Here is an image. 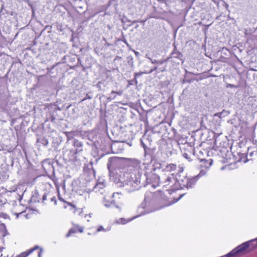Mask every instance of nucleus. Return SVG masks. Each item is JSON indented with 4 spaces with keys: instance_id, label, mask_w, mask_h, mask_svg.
Instances as JSON below:
<instances>
[{
    "instance_id": "f257e3e1",
    "label": "nucleus",
    "mask_w": 257,
    "mask_h": 257,
    "mask_svg": "<svg viewBox=\"0 0 257 257\" xmlns=\"http://www.w3.org/2000/svg\"><path fill=\"white\" fill-rule=\"evenodd\" d=\"M124 179L125 184L124 185V189L128 192L138 190L146 186L142 171L137 170L124 172Z\"/></svg>"
},
{
    "instance_id": "f03ea898",
    "label": "nucleus",
    "mask_w": 257,
    "mask_h": 257,
    "mask_svg": "<svg viewBox=\"0 0 257 257\" xmlns=\"http://www.w3.org/2000/svg\"><path fill=\"white\" fill-rule=\"evenodd\" d=\"M155 202V197L151 193L146 194L144 201L141 203L138 209V211L140 214L139 216L152 212L163 207H153L152 206L154 205ZM139 215H137L128 218H120L118 219H116L114 223L125 224L128 223L131 220L136 218Z\"/></svg>"
},
{
    "instance_id": "7ed1b4c3",
    "label": "nucleus",
    "mask_w": 257,
    "mask_h": 257,
    "mask_svg": "<svg viewBox=\"0 0 257 257\" xmlns=\"http://www.w3.org/2000/svg\"><path fill=\"white\" fill-rule=\"evenodd\" d=\"M145 170V173L144 176L146 185L148 184H152L153 187H156L160 183V177L155 173V168L149 169L146 167Z\"/></svg>"
},
{
    "instance_id": "20e7f679",
    "label": "nucleus",
    "mask_w": 257,
    "mask_h": 257,
    "mask_svg": "<svg viewBox=\"0 0 257 257\" xmlns=\"http://www.w3.org/2000/svg\"><path fill=\"white\" fill-rule=\"evenodd\" d=\"M253 244V247L257 246V238L249 241L245 242L233 249L231 251L225 255V257H235L238 253H241L248 248L251 244Z\"/></svg>"
},
{
    "instance_id": "39448f33",
    "label": "nucleus",
    "mask_w": 257,
    "mask_h": 257,
    "mask_svg": "<svg viewBox=\"0 0 257 257\" xmlns=\"http://www.w3.org/2000/svg\"><path fill=\"white\" fill-rule=\"evenodd\" d=\"M72 143L75 149L70 150V152L72 154V158L69 159L73 161L74 159H76L75 155L83 151V144L81 142L76 139L73 141Z\"/></svg>"
},
{
    "instance_id": "423d86ee",
    "label": "nucleus",
    "mask_w": 257,
    "mask_h": 257,
    "mask_svg": "<svg viewBox=\"0 0 257 257\" xmlns=\"http://www.w3.org/2000/svg\"><path fill=\"white\" fill-rule=\"evenodd\" d=\"M140 161L136 159H127V165L128 168L126 171H133L135 170H137L139 171H141L140 169Z\"/></svg>"
},
{
    "instance_id": "0eeeda50",
    "label": "nucleus",
    "mask_w": 257,
    "mask_h": 257,
    "mask_svg": "<svg viewBox=\"0 0 257 257\" xmlns=\"http://www.w3.org/2000/svg\"><path fill=\"white\" fill-rule=\"evenodd\" d=\"M112 179L114 182L117 184L118 187H123L124 188V185L125 184V179H124V172L120 174H116L112 176Z\"/></svg>"
},
{
    "instance_id": "6e6552de",
    "label": "nucleus",
    "mask_w": 257,
    "mask_h": 257,
    "mask_svg": "<svg viewBox=\"0 0 257 257\" xmlns=\"http://www.w3.org/2000/svg\"><path fill=\"white\" fill-rule=\"evenodd\" d=\"M183 54L181 52L177 51L175 47L174 50L170 54V57H169L167 59H166V61H173L172 59L175 58L179 60L182 61V62L183 63L184 60H183Z\"/></svg>"
},
{
    "instance_id": "1a4fd4ad",
    "label": "nucleus",
    "mask_w": 257,
    "mask_h": 257,
    "mask_svg": "<svg viewBox=\"0 0 257 257\" xmlns=\"http://www.w3.org/2000/svg\"><path fill=\"white\" fill-rule=\"evenodd\" d=\"M162 184H163V187H167L171 185V184H172V185L173 184L176 185L177 184V180L175 178L174 173L167 177L162 182Z\"/></svg>"
},
{
    "instance_id": "9d476101",
    "label": "nucleus",
    "mask_w": 257,
    "mask_h": 257,
    "mask_svg": "<svg viewBox=\"0 0 257 257\" xmlns=\"http://www.w3.org/2000/svg\"><path fill=\"white\" fill-rule=\"evenodd\" d=\"M188 182V178L184 177L183 179H179L177 180V183L179 184L180 187H175L173 188L174 189L178 190L182 189L183 187H186L187 186V183Z\"/></svg>"
},
{
    "instance_id": "9b49d317",
    "label": "nucleus",
    "mask_w": 257,
    "mask_h": 257,
    "mask_svg": "<svg viewBox=\"0 0 257 257\" xmlns=\"http://www.w3.org/2000/svg\"><path fill=\"white\" fill-rule=\"evenodd\" d=\"M123 91L122 90H119L118 91H115L112 90L109 95V96L107 97V99L111 101L115 99L116 95H118L119 96H121L122 94Z\"/></svg>"
},
{
    "instance_id": "f8f14e48",
    "label": "nucleus",
    "mask_w": 257,
    "mask_h": 257,
    "mask_svg": "<svg viewBox=\"0 0 257 257\" xmlns=\"http://www.w3.org/2000/svg\"><path fill=\"white\" fill-rule=\"evenodd\" d=\"M198 180V176H194L192 178H188V182L187 183V188H192Z\"/></svg>"
},
{
    "instance_id": "ddd939ff",
    "label": "nucleus",
    "mask_w": 257,
    "mask_h": 257,
    "mask_svg": "<svg viewBox=\"0 0 257 257\" xmlns=\"http://www.w3.org/2000/svg\"><path fill=\"white\" fill-rule=\"evenodd\" d=\"M238 155L239 157V159L238 160V162H242L243 163H246L249 160H251L250 158H247V155L246 153H241L240 152L238 153Z\"/></svg>"
},
{
    "instance_id": "4468645a",
    "label": "nucleus",
    "mask_w": 257,
    "mask_h": 257,
    "mask_svg": "<svg viewBox=\"0 0 257 257\" xmlns=\"http://www.w3.org/2000/svg\"><path fill=\"white\" fill-rule=\"evenodd\" d=\"M257 153V151L256 150V148H248L247 149V155L248 158H250L251 159V158L255 155H256Z\"/></svg>"
},
{
    "instance_id": "2eb2a0df",
    "label": "nucleus",
    "mask_w": 257,
    "mask_h": 257,
    "mask_svg": "<svg viewBox=\"0 0 257 257\" xmlns=\"http://www.w3.org/2000/svg\"><path fill=\"white\" fill-rule=\"evenodd\" d=\"M41 199L40 195L38 192L35 191L31 197V200L34 202H40Z\"/></svg>"
},
{
    "instance_id": "dca6fc26",
    "label": "nucleus",
    "mask_w": 257,
    "mask_h": 257,
    "mask_svg": "<svg viewBox=\"0 0 257 257\" xmlns=\"http://www.w3.org/2000/svg\"><path fill=\"white\" fill-rule=\"evenodd\" d=\"M177 169V165L175 164H169L166 165L165 170L168 172H173Z\"/></svg>"
},
{
    "instance_id": "f3484780",
    "label": "nucleus",
    "mask_w": 257,
    "mask_h": 257,
    "mask_svg": "<svg viewBox=\"0 0 257 257\" xmlns=\"http://www.w3.org/2000/svg\"><path fill=\"white\" fill-rule=\"evenodd\" d=\"M104 184L103 182H99L98 183H96L93 187V189L96 192H99L100 189H102L104 187Z\"/></svg>"
},
{
    "instance_id": "a211bd4d",
    "label": "nucleus",
    "mask_w": 257,
    "mask_h": 257,
    "mask_svg": "<svg viewBox=\"0 0 257 257\" xmlns=\"http://www.w3.org/2000/svg\"><path fill=\"white\" fill-rule=\"evenodd\" d=\"M51 193L49 192H45L44 193V194L42 196L41 198V202L43 204H45V201L47 200V199H49V198L50 197Z\"/></svg>"
},
{
    "instance_id": "6ab92c4d",
    "label": "nucleus",
    "mask_w": 257,
    "mask_h": 257,
    "mask_svg": "<svg viewBox=\"0 0 257 257\" xmlns=\"http://www.w3.org/2000/svg\"><path fill=\"white\" fill-rule=\"evenodd\" d=\"M78 230L79 232H82L83 231V229L81 228H79L78 229ZM77 229L76 228H72L70 229L69 230L68 233L67 234L66 236L67 237H69L70 235L71 234L75 233V232H77Z\"/></svg>"
},
{
    "instance_id": "aec40b11",
    "label": "nucleus",
    "mask_w": 257,
    "mask_h": 257,
    "mask_svg": "<svg viewBox=\"0 0 257 257\" xmlns=\"http://www.w3.org/2000/svg\"><path fill=\"white\" fill-rule=\"evenodd\" d=\"M202 162L204 164V167H205V169L208 168L212 164V160H210V161L205 160V159H202L201 160Z\"/></svg>"
},
{
    "instance_id": "412c9836",
    "label": "nucleus",
    "mask_w": 257,
    "mask_h": 257,
    "mask_svg": "<svg viewBox=\"0 0 257 257\" xmlns=\"http://www.w3.org/2000/svg\"><path fill=\"white\" fill-rule=\"evenodd\" d=\"M150 60L151 61V62L153 64H162L164 62H166L167 61L165 60H159L157 61L156 60H153L149 58Z\"/></svg>"
},
{
    "instance_id": "4be33fe9",
    "label": "nucleus",
    "mask_w": 257,
    "mask_h": 257,
    "mask_svg": "<svg viewBox=\"0 0 257 257\" xmlns=\"http://www.w3.org/2000/svg\"><path fill=\"white\" fill-rule=\"evenodd\" d=\"M161 167V164L157 161H154L153 164V167L152 168H155V170L156 169H160Z\"/></svg>"
},
{
    "instance_id": "5701e85b",
    "label": "nucleus",
    "mask_w": 257,
    "mask_h": 257,
    "mask_svg": "<svg viewBox=\"0 0 257 257\" xmlns=\"http://www.w3.org/2000/svg\"><path fill=\"white\" fill-rule=\"evenodd\" d=\"M104 86V82L102 81H99L96 85V87L98 88L99 90H102V87Z\"/></svg>"
},
{
    "instance_id": "b1692460",
    "label": "nucleus",
    "mask_w": 257,
    "mask_h": 257,
    "mask_svg": "<svg viewBox=\"0 0 257 257\" xmlns=\"http://www.w3.org/2000/svg\"><path fill=\"white\" fill-rule=\"evenodd\" d=\"M203 79V77L200 76L198 79L192 78V79H186V82L190 83L193 82L194 80L199 81V80H202Z\"/></svg>"
},
{
    "instance_id": "393cba45",
    "label": "nucleus",
    "mask_w": 257,
    "mask_h": 257,
    "mask_svg": "<svg viewBox=\"0 0 257 257\" xmlns=\"http://www.w3.org/2000/svg\"><path fill=\"white\" fill-rule=\"evenodd\" d=\"M111 205H113L114 206L116 207V208H118V205H116V201L114 200H113L111 202H110V204H109L108 203H106V204H104V205L106 206V207H109L111 206Z\"/></svg>"
},
{
    "instance_id": "a878e982",
    "label": "nucleus",
    "mask_w": 257,
    "mask_h": 257,
    "mask_svg": "<svg viewBox=\"0 0 257 257\" xmlns=\"http://www.w3.org/2000/svg\"><path fill=\"white\" fill-rule=\"evenodd\" d=\"M143 74H148L147 71H144V72H136L135 73V76L136 78L139 77V76L142 75Z\"/></svg>"
},
{
    "instance_id": "bb28decb",
    "label": "nucleus",
    "mask_w": 257,
    "mask_h": 257,
    "mask_svg": "<svg viewBox=\"0 0 257 257\" xmlns=\"http://www.w3.org/2000/svg\"><path fill=\"white\" fill-rule=\"evenodd\" d=\"M49 199L51 200V202H54L55 205L56 204L57 200H56V197L54 196H53L51 193L50 194V197L49 198Z\"/></svg>"
},
{
    "instance_id": "cd10ccee",
    "label": "nucleus",
    "mask_w": 257,
    "mask_h": 257,
    "mask_svg": "<svg viewBox=\"0 0 257 257\" xmlns=\"http://www.w3.org/2000/svg\"><path fill=\"white\" fill-rule=\"evenodd\" d=\"M88 173L90 174V179H93L95 178V171L94 170L89 171Z\"/></svg>"
},
{
    "instance_id": "c85d7f7f",
    "label": "nucleus",
    "mask_w": 257,
    "mask_h": 257,
    "mask_svg": "<svg viewBox=\"0 0 257 257\" xmlns=\"http://www.w3.org/2000/svg\"><path fill=\"white\" fill-rule=\"evenodd\" d=\"M206 174V171L202 170L200 171L199 174H198L196 176H198V179H199L200 177L205 175Z\"/></svg>"
},
{
    "instance_id": "c756f323",
    "label": "nucleus",
    "mask_w": 257,
    "mask_h": 257,
    "mask_svg": "<svg viewBox=\"0 0 257 257\" xmlns=\"http://www.w3.org/2000/svg\"><path fill=\"white\" fill-rule=\"evenodd\" d=\"M221 53L225 55H227V53H229V51L227 48L223 47L221 50Z\"/></svg>"
},
{
    "instance_id": "7c9ffc66",
    "label": "nucleus",
    "mask_w": 257,
    "mask_h": 257,
    "mask_svg": "<svg viewBox=\"0 0 257 257\" xmlns=\"http://www.w3.org/2000/svg\"><path fill=\"white\" fill-rule=\"evenodd\" d=\"M65 134L68 140H69L72 138V132H66L65 133Z\"/></svg>"
},
{
    "instance_id": "2f4dec72",
    "label": "nucleus",
    "mask_w": 257,
    "mask_h": 257,
    "mask_svg": "<svg viewBox=\"0 0 257 257\" xmlns=\"http://www.w3.org/2000/svg\"><path fill=\"white\" fill-rule=\"evenodd\" d=\"M185 74L184 75L185 77H186L187 76V74H194V75H200V74H195V73H193L192 72L188 71L186 69H185Z\"/></svg>"
},
{
    "instance_id": "473e14b6",
    "label": "nucleus",
    "mask_w": 257,
    "mask_h": 257,
    "mask_svg": "<svg viewBox=\"0 0 257 257\" xmlns=\"http://www.w3.org/2000/svg\"><path fill=\"white\" fill-rule=\"evenodd\" d=\"M41 143L44 146H47L48 144V141L45 138H43L41 140Z\"/></svg>"
},
{
    "instance_id": "72a5a7b5",
    "label": "nucleus",
    "mask_w": 257,
    "mask_h": 257,
    "mask_svg": "<svg viewBox=\"0 0 257 257\" xmlns=\"http://www.w3.org/2000/svg\"><path fill=\"white\" fill-rule=\"evenodd\" d=\"M92 96L90 94V93H87L86 96L82 100V101H84L87 99H90L92 98Z\"/></svg>"
},
{
    "instance_id": "f704fd0d",
    "label": "nucleus",
    "mask_w": 257,
    "mask_h": 257,
    "mask_svg": "<svg viewBox=\"0 0 257 257\" xmlns=\"http://www.w3.org/2000/svg\"><path fill=\"white\" fill-rule=\"evenodd\" d=\"M189 155L187 153H183V156L186 158V159L188 160L189 161L190 160V157L189 156Z\"/></svg>"
},
{
    "instance_id": "c9c22d12",
    "label": "nucleus",
    "mask_w": 257,
    "mask_h": 257,
    "mask_svg": "<svg viewBox=\"0 0 257 257\" xmlns=\"http://www.w3.org/2000/svg\"><path fill=\"white\" fill-rule=\"evenodd\" d=\"M112 160H113V159L112 158H109L108 159V163L107 164V168L109 171H110V163H111V161H112Z\"/></svg>"
},
{
    "instance_id": "e433bc0d",
    "label": "nucleus",
    "mask_w": 257,
    "mask_h": 257,
    "mask_svg": "<svg viewBox=\"0 0 257 257\" xmlns=\"http://www.w3.org/2000/svg\"><path fill=\"white\" fill-rule=\"evenodd\" d=\"M55 119H56V118H55V116H54V114H51L50 118H49V120L51 121V122H54L55 121Z\"/></svg>"
},
{
    "instance_id": "4c0bfd02",
    "label": "nucleus",
    "mask_w": 257,
    "mask_h": 257,
    "mask_svg": "<svg viewBox=\"0 0 257 257\" xmlns=\"http://www.w3.org/2000/svg\"><path fill=\"white\" fill-rule=\"evenodd\" d=\"M131 81L132 82V83H131L132 84L134 83L136 85H137L138 84V81L137 80V78H136L135 77L133 80H131Z\"/></svg>"
},
{
    "instance_id": "58836bf2",
    "label": "nucleus",
    "mask_w": 257,
    "mask_h": 257,
    "mask_svg": "<svg viewBox=\"0 0 257 257\" xmlns=\"http://www.w3.org/2000/svg\"><path fill=\"white\" fill-rule=\"evenodd\" d=\"M120 194V193H118V192L113 193L112 195V198H115L117 196H118Z\"/></svg>"
},
{
    "instance_id": "ea45409f",
    "label": "nucleus",
    "mask_w": 257,
    "mask_h": 257,
    "mask_svg": "<svg viewBox=\"0 0 257 257\" xmlns=\"http://www.w3.org/2000/svg\"><path fill=\"white\" fill-rule=\"evenodd\" d=\"M121 59V57L118 56H116L113 60V62H116Z\"/></svg>"
},
{
    "instance_id": "a19ab883",
    "label": "nucleus",
    "mask_w": 257,
    "mask_h": 257,
    "mask_svg": "<svg viewBox=\"0 0 257 257\" xmlns=\"http://www.w3.org/2000/svg\"><path fill=\"white\" fill-rule=\"evenodd\" d=\"M157 69V67H154V68L153 69H151L148 72V73H152L153 71L156 70Z\"/></svg>"
},
{
    "instance_id": "79ce46f5",
    "label": "nucleus",
    "mask_w": 257,
    "mask_h": 257,
    "mask_svg": "<svg viewBox=\"0 0 257 257\" xmlns=\"http://www.w3.org/2000/svg\"><path fill=\"white\" fill-rule=\"evenodd\" d=\"M133 58L132 57V58H131V60H129V61H128V63L130 65H132V66H133Z\"/></svg>"
},
{
    "instance_id": "37998d69",
    "label": "nucleus",
    "mask_w": 257,
    "mask_h": 257,
    "mask_svg": "<svg viewBox=\"0 0 257 257\" xmlns=\"http://www.w3.org/2000/svg\"><path fill=\"white\" fill-rule=\"evenodd\" d=\"M253 137L254 138H257V128L255 129V130L254 131V132H253Z\"/></svg>"
},
{
    "instance_id": "c03bdc74",
    "label": "nucleus",
    "mask_w": 257,
    "mask_h": 257,
    "mask_svg": "<svg viewBox=\"0 0 257 257\" xmlns=\"http://www.w3.org/2000/svg\"><path fill=\"white\" fill-rule=\"evenodd\" d=\"M40 247L39 246L36 245L34 248L30 249V250H32V252L36 249H39Z\"/></svg>"
},
{
    "instance_id": "a18cd8bd",
    "label": "nucleus",
    "mask_w": 257,
    "mask_h": 257,
    "mask_svg": "<svg viewBox=\"0 0 257 257\" xmlns=\"http://www.w3.org/2000/svg\"><path fill=\"white\" fill-rule=\"evenodd\" d=\"M42 251H43L42 248H40V251L38 253V257H41Z\"/></svg>"
},
{
    "instance_id": "49530a36",
    "label": "nucleus",
    "mask_w": 257,
    "mask_h": 257,
    "mask_svg": "<svg viewBox=\"0 0 257 257\" xmlns=\"http://www.w3.org/2000/svg\"><path fill=\"white\" fill-rule=\"evenodd\" d=\"M21 186H22V185H21V186H18L17 188H15V189H14V190H13V192L17 191H18V189H20Z\"/></svg>"
},
{
    "instance_id": "de8ad7c7",
    "label": "nucleus",
    "mask_w": 257,
    "mask_h": 257,
    "mask_svg": "<svg viewBox=\"0 0 257 257\" xmlns=\"http://www.w3.org/2000/svg\"><path fill=\"white\" fill-rule=\"evenodd\" d=\"M103 230V227L102 226H100L97 229V231H100L101 230Z\"/></svg>"
},
{
    "instance_id": "09e8293b",
    "label": "nucleus",
    "mask_w": 257,
    "mask_h": 257,
    "mask_svg": "<svg viewBox=\"0 0 257 257\" xmlns=\"http://www.w3.org/2000/svg\"><path fill=\"white\" fill-rule=\"evenodd\" d=\"M183 168H182V167H180V168H179V173H181V172H183Z\"/></svg>"
},
{
    "instance_id": "8fccbe9b",
    "label": "nucleus",
    "mask_w": 257,
    "mask_h": 257,
    "mask_svg": "<svg viewBox=\"0 0 257 257\" xmlns=\"http://www.w3.org/2000/svg\"><path fill=\"white\" fill-rule=\"evenodd\" d=\"M187 82H186V79H183L182 81V84H184L185 83Z\"/></svg>"
},
{
    "instance_id": "3c124183",
    "label": "nucleus",
    "mask_w": 257,
    "mask_h": 257,
    "mask_svg": "<svg viewBox=\"0 0 257 257\" xmlns=\"http://www.w3.org/2000/svg\"><path fill=\"white\" fill-rule=\"evenodd\" d=\"M59 200H60L61 201H63V202H65V201L63 200V199L61 197H60V196L59 197Z\"/></svg>"
},
{
    "instance_id": "603ef678",
    "label": "nucleus",
    "mask_w": 257,
    "mask_h": 257,
    "mask_svg": "<svg viewBox=\"0 0 257 257\" xmlns=\"http://www.w3.org/2000/svg\"><path fill=\"white\" fill-rule=\"evenodd\" d=\"M184 194H185L184 193V194H181V195L180 196V197L178 199V200L179 199H180L181 198H182V197L184 195Z\"/></svg>"
},
{
    "instance_id": "864d4df0",
    "label": "nucleus",
    "mask_w": 257,
    "mask_h": 257,
    "mask_svg": "<svg viewBox=\"0 0 257 257\" xmlns=\"http://www.w3.org/2000/svg\"><path fill=\"white\" fill-rule=\"evenodd\" d=\"M137 21H134L132 22V25H133L134 24L136 23Z\"/></svg>"
},
{
    "instance_id": "5fc2aeb1",
    "label": "nucleus",
    "mask_w": 257,
    "mask_h": 257,
    "mask_svg": "<svg viewBox=\"0 0 257 257\" xmlns=\"http://www.w3.org/2000/svg\"><path fill=\"white\" fill-rule=\"evenodd\" d=\"M3 248H4V247H0V253L2 252V250H3Z\"/></svg>"
},
{
    "instance_id": "6e6d98bb",
    "label": "nucleus",
    "mask_w": 257,
    "mask_h": 257,
    "mask_svg": "<svg viewBox=\"0 0 257 257\" xmlns=\"http://www.w3.org/2000/svg\"><path fill=\"white\" fill-rule=\"evenodd\" d=\"M123 42H124L125 44H127V42H126V41L125 40H124L123 41Z\"/></svg>"
},
{
    "instance_id": "4d7b16f0",
    "label": "nucleus",
    "mask_w": 257,
    "mask_h": 257,
    "mask_svg": "<svg viewBox=\"0 0 257 257\" xmlns=\"http://www.w3.org/2000/svg\"><path fill=\"white\" fill-rule=\"evenodd\" d=\"M229 85L230 87H233V85H232V84H229Z\"/></svg>"
},
{
    "instance_id": "13d9d810",
    "label": "nucleus",
    "mask_w": 257,
    "mask_h": 257,
    "mask_svg": "<svg viewBox=\"0 0 257 257\" xmlns=\"http://www.w3.org/2000/svg\"><path fill=\"white\" fill-rule=\"evenodd\" d=\"M0 225H5V224L4 223H1Z\"/></svg>"
},
{
    "instance_id": "bf43d9fd",
    "label": "nucleus",
    "mask_w": 257,
    "mask_h": 257,
    "mask_svg": "<svg viewBox=\"0 0 257 257\" xmlns=\"http://www.w3.org/2000/svg\"><path fill=\"white\" fill-rule=\"evenodd\" d=\"M9 178V175H7V179H8Z\"/></svg>"
},
{
    "instance_id": "052dcab7",
    "label": "nucleus",
    "mask_w": 257,
    "mask_h": 257,
    "mask_svg": "<svg viewBox=\"0 0 257 257\" xmlns=\"http://www.w3.org/2000/svg\"><path fill=\"white\" fill-rule=\"evenodd\" d=\"M138 52H136V54H138Z\"/></svg>"
},
{
    "instance_id": "680f3d73",
    "label": "nucleus",
    "mask_w": 257,
    "mask_h": 257,
    "mask_svg": "<svg viewBox=\"0 0 257 257\" xmlns=\"http://www.w3.org/2000/svg\"><path fill=\"white\" fill-rule=\"evenodd\" d=\"M138 52H136V54H138Z\"/></svg>"
},
{
    "instance_id": "e2e57ef3",
    "label": "nucleus",
    "mask_w": 257,
    "mask_h": 257,
    "mask_svg": "<svg viewBox=\"0 0 257 257\" xmlns=\"http://www.w3.org/2000/svg\"><path fill=\"white\" fill-rule=\"evenodd\" d=\"M138 52H136V54H138Z\"/></svg>"
},
{
    "instance_id": "0e129e2a",
    "label": "nucleus",
    "mask_w": 257,
    "mask_h": 257,
    "mask_svg": "<svg viewBox=\"0 0 257 257\" xmlns=\"http://www.w3.org/2000/svg\"><path fill=\"white\" fill-rule=\"evenodd\" d=\"M58 110H60V108L59 107L58 108Z\"/></svg>"
}]
</instances>
